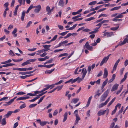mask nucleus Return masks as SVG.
Returning a JSON list of instances; mask_svg holds the SVG:
<instances>
[{"label":"nucleus","mask_w":128,"mask_h":128,"mask_svg":"<svg viewBox=\"0 0 128 128\" xmlns=\"http://www.w3.org/2000/svg\"><path fill=\"white\" fill-rule=\"evenodd\" d=\"M109 110L108 108H107L106 110H99L98 112V116H100L104 115V114L106 112H107V114H108L109 112Z\"/></svg>","instance_id":"nucleus-1"},{"label":"nucleus","mask_w":128,"mask_h":128,"mask_svg":"<svg viewBox=\"0 0 128 128\" xmlns=\"http://www.w3.org/2000/svg\"><path fill=\"white\" fill-rule=\"evenodd\" d=\"M111 54H110L106 56L105 57L103 58V60L100 64V66H102L104 63H106V62L107 60H108L109 57Z\"/></svg>","instance_id":"nucleus-2"},{"label":"nucleus","mask_w":128,"mask_h":128,"mask_svg":"<svg viewBox=\"0 0 128 128\" xmlns=\"http://www.w3.org/2000/svg\"><path fill=\"white\" fill-rule=\"evenodd\" d=\"M34 8H35L34 10V12L36 13H39L41 8V6L39 4L34 6Z\"/></svg>","instance_id":"nucleus-3"},{"label":"nucleus","mask_w":128,"mask_h":128,"mask_svg":"<svg viewBox=\"0 0 128 128\" xmlns=\"http://www.w3.org/2000/svg\"><path fill=\"white\" fill-rule=\"evenodd\" d=\"M108 95V92L107 91H106L104 92V94L101 96L100 99V101L101 102H102L104 101L107 96Z\"/></svg>","instance_id":"nucleus-4"},{"label":"nucleus","mask_w":128,"mask_h":128,"mask_svg":"<svg viewBox=\"0 0 128 128\" xmlns=\"http://www.w3.org/2000/svg\"><path fill=\"white\" fill-rule=\"evenodd\" d=\"M68 41L67 40H66L65 41H63L60 43L58 44V47H60L61 46H66V44L67 43Z\"/></svg>","instance_id":"nucleus-5"},{"label":"nucleus","mask_w":128,"mask_h":128,"mask_svg":"<svg viewBox=\"0 0 128 128\" xmlns=\"http://www.w3.org/2000/svg\"><path fill=\"white\" fill-rule=\"evenodd\" d=\"M84 48H86L88 50H91L92 49V47L90 46L88 42H87L84 46Z\"/></svg>","instance_id":"nucleus-6"},{"label":"nucleus","mask_w":128,"mask_h":128,"mask_svg":"<svg viewBox=\"0 0 128 128\" xmlns=\"http://www.w3.org/2000/svg\"><path fill=\"white\" fill-rule=\"evenodd\" d=\"M46 11L47 12V14H48L50 15L51 14L52 10L50 9V7L49 6H46Z\"/></svg>","instance_id":"nucleus-7"},{"label":"nucleus","mask_w":128,"mask_h":128,"mask_svg":"<svg viewBox=\"0 0 128 128\" xmlns=\"http://www.w3.org/2000/svg\"><path fill=\"white\" fill-rule=\"evenodd\" d=\"M118 86V84H115L112 86L111 90V91L113 92L116 90Z\"/></svg>","instance_id":"nucleus-8"},{"label":"nucleus","mask_w":128,"mask_h":128,"mask_svg":"<svg viewBox=\"0 0 128 128\" xmlns=\"http://www.w3.org/2000/svg\"><path fill=\"white\" fill-rule=\"evenodd\" d=\"M82 77L83 78H84L87 73L86 69L84 68L82 69Z\"/></svg>","instance_id":"nucleus-9"},{"label":"nucleus","mask_w":128,"mask_h":128,"mask_svg":"<svg viewBox=\"0 0 128 128\" xmlns=\"http://www.w3.org/2000/svg\"><path fill=\"white\" fill-rule=\"evenodd\" d=\"M100 41V38H98L96 40V42L94 41V43H92L90 44V45L92 46H95L97 44V43H99Z\"/></svg>","instance_id":"nucleus-10"},{"label":"nucleus","mask_w":128,"mask_h":128,"mask_svg":"<svg viewBox=\"0 0 128 128\" xmlns=\"http://www.w3.org/2000/svg\"><path fill=\"white\" fill-rule=\"evenodd\" d=\"M64 0H60L58 2V6L61 7H63L64 6Z\"/></svg>","instance_id":"nucleus-11"},{"label":"nucleus","mask_w":128,"mask_h":128,"mask_svg":"<svg viewBox=\"0 0 128 128\" xmlns=\"http://www.w3.org/2000/svg\"><path fill=\"white\" fill-rule=\"evenodd\" d=\"M108 75V71L107 70L106 68L104 69V73L103 75V78H106Z\"/></svg>","instance_id":"nucleus-12"},{"label":"nucleus","mask_w":128,"mask_h":128,"mask_svg":"<svg viewBox=\"0 0 128 128\" xmlns=\"http://www.w3.org/2000/svg\"><path fill=\"white\" fill-rule=\"evenodd\" d=\"M13 113V112L12 111H8L7 113L4 115L5 118H8L9 116H10Z\"/></svg>","instance_id":"nucleus-13"},{"label":"nucleus","mask_w":128,"mask_h":128,"mask_svg":"<svg viewBox=\"0 0 128 128\" xmlns=\"http://www.w3.org/2000/svg\"><path fill=\"white\" fill-rule=\"evenodd\" d=\"M50 45H46L42 46L43 47L45 48L44 50H46V51L50 50V49L49 48L50 47Z\"/></svg>","instance_id":"nucleus-14"},{"label":"nucleus","mask_w":128,"mask_h":128,"mask_svg":"<svg viewBox=\"0 0 128 128\" xmlns=\"http://www.w3.org/2000/svg\"><path fill=\"white\" fill-rule=\"evenodd\" d=\"M116 75L115 74H113L112 77L108 81V83L109 84L112 82L115 78Z\"/></svg>","instance_id":"nucleus-15"},{"label":"nucleus","mask_w":128,"mask_h":128,"mask_svg":"<svg viewBox=\"0 0 128 128\" xmlns=\"http://www.w3.org/2000/svg\"><path fill=\"white\" fill-rule=\"evenodd\" d=\"M76 119L74 124H76L78 123V121L80 120V118L78 115L76 116Z\"/></svg>","instance_id":"nucleus-16"},{"label":"nucleus","mask_w":128,"mask_h":128,"mask_svg":"<svg viewBox=\"0 0 128 128\" xmlns=\"http://www.w3.org/2000/svg\"><path fill=\"white\" fill-rule=\"evenodd\" d=\"M108 79H106L104 81L102 84V85L101 87L102 89L104 88L105 86L106 85L107 83Z\"/></svg>","instance_id":"nucleus-17"},{"label":"nucleus","mask_w":128,"mask_h":128,"mask_svg":"<svg viewBox=\"0 0 128 128\" xmlns=\"http://www.w3.org/2000/svg\"><path fill=\"white\" fill-rule=\"evenodd\" d=\"M64 118L63 120V122H64L66 120L67 117H68V112H66L65 114L64 115Z\"/></svg>","instance_id":"nucleus-18"},{"label":"nucleus","mask_w":128,"mask_h":128,"mask_svg":"<svg viewBox=\"0 0 128 128\" xmlns=\"http://www.w3.org/2000/svg\"><path fill=\"white\" fill-rule=\"evenodd\" d=\"M79 100V99L78 98H74L72 99L71 102L76 104Z\"/></svg>","instance_id":"nucleus-19"},{"label":"nucleus","mask_w":128,"mask_h":128,"mask_svg":"<svg viewBox=\"0 0 128 128\" xmlns=\"http://www.w3.org/2000/svg\"><path fill=\"white\" fill-rule=\"evenodd\" d=\"M31 73H32V72H30V71L29 72H19V74L22 75H25Z\"/></svg>","instance_id":"nucleus-20"},{"label":"nucleus","mask_w":128,"mask_h":128,"mask_svg":"<svg viewBox=\"0 0 128 128\" xmlns=\"http://www.w3.org/2000/svg\"><path fill=\"white\" fill-rule=\"evenodd\" d=\"M26 13L25 11H23L22 13L21 17V19L22 21H23L24 19V16Z\"/></svg>","instance_id":"nucleus-21"},{"label":"nucleus","mask_w":128,"mask_h":128,"mask_svg":"<svg viewBox=\"0 0 128 128\" xmlns=\"http://www.w3.org/2000/svg\"><path fill=\"white\" fill-rule=\"evenodd\" d=\"M121 6H116L115 7L112 9H111L110 10V11H113V10H116L119 9L120 8Z\"/></svg>","instance_id":"nucleus-22"},{"label":"nucleus","mask_w":128,"mask_h":128,"mask_svg":"<svg viewBox=\"0 0 128 128\" xmlns=\"http://www.w3.org/2000/svg\"><path fill=\"white\" fill-rule=\"evenodd\" d=\"M54 69L55 68H54L52 70H46L45 72V73L46 74H50L54 70Z\"/></svg>","instance_id":"nucleus-23"},{"label":"nucleus","mask_w":128,"mask_h":128,"mask_svg":"<svg viewBox=\"0 0 128 128\" xmlns=\"http://www.w3.org/2000/svg\"><path fill=\"white\" fill-rule=\"evenodd\" d=\"M30 64V62H29V61H28L27 60L26 61L22 63L21 65L22 66H24L28 64Z\"/></svg>","instance_id":"nucleus-24"},{"label":"nucleus","mask_w":128,"mask_h":128,"mask_svg":"<svg viewBox=\"0 0 128 128\" xmlns=\"http://www.w3.org/2000/svg\"><path fill=\"white\" fill-rule=\"evenodd\" d=\"M1 124L2 126L6 124V118H5L2 119L1 122Z\"/></svg>","instance_id":"nucleus-25"},{"label":"nucleus","mask_w":128,"mask_h":128,"mask_svg":"<svg viewBox=\"0 0 128 128\" xmlns=\"http://www.w3.org/2000/svg\"><path fill=\"white\" fill-rule=\"evenodd\" d=\"M126 74L127 73H125V75H124V78L121 80L120 81V83H122L126 79L127 77Z\"/></svg>","instance_id":"nucleus-26"},{"label":"nucleus","mask_w":128,"mask_h":128,"mask_svg":"<svg viewBox=\"0 0 128 128\" xmlns=\"http://www.w3.org/2000/svg\"><path fill=\"white\" fill-rule=\"evenodd\" d=\"M107 104L105 102L104 103H102L100 104L98 106V108H100L106 105Z\"/></svg>","instance_id":"nucleus-27"},{"label":"nucleus","mask_w":128,"mask_h":128,"mask_svg":"<svg viewBox=\"0 0 128 128\" xmlns=\"http://www.w3.org/2000/svg\"><path fill=\"white\" fill-rule=\"evenodd\" d=\"M120 59H118L115 63L114 66L116 68L120 62Z\"/></svg>","instance_id":"nucleus-28"},{"label":"nucleus","mask_w":128,"mask_h":128,"mask_svg":"<svg viewBox=\"0 0 128 128\" xmlns=\"http://www.w3.org/2000/svg\"><path fill=\"white\" fill-rule=\"evenodd\" d=\"M68 31H67L65 32H62L61 33H58V34L60 35L63 36H64L66 34L68 33Z\"/></svg>","instance_id":"nucleus-29"},{"label":"nucleus","mask_w":128,"mask_h":128,"mask_svg":"<svg viewBox=\"0 0 128 128\" xmlns=\"http://www.w3.org/2000/svg\"><path fill=\"white\" fill-rule=\"evenodd\" d=\"M96 3V1H93L89 3L88 5L90 6H93L95 5Z\"/></svg>","instance_id":"nucleus-30"},{"label":"nucleus","mask_w":128,"mask_h":128,"mask_svg":"<svg viewBox=\"0 0 128 128\" xmlns=\"http://www.w3.org/2000/svg\"><path fill=\"white\" fill-rule=\"evenodd\" d=\"M47 92V91H46L45 92H42L41 93H40V94L38 95L37 96L38 97V98H40V96H42V95L45 94L46 93V92Z\"/></svg>","instance_id":"nucleus-31"},{"label":"nucleus","mask_w":128,"mask_h":128,"mask_svg":"<svg viewBox=\"0 0 128 128\" xmlns=\"http://www.w3.org/2000/svg\"><path fill=\"white\" fill-rule=\"evenodd\" d=\"M95 19V18L93 17H91L88 18H87L85 19V21H86L88 22L92 20H93Z\"/></svg>","instance_id":"nucleus-32"},{"label":"nucleus","mask_w":128,"mask_h":128,"mask_svg":"<svg viewBox=\"0 0 128 128\" xmlns=\"http://www.w3.org/2000/svg\"><path fill=\"white\" fill-rule=\"evenodd\" d=\"M102 24L101 22L99 23V24H98L97 25H96V26H98V27H96V29L97 30H98V29H99L100 27L101 26Z\"/></svg>","instance_id":"nucleus-33"},{"label":"nucleus","mask_w":128,"mask_h":128,"mask_svg":"<svg viewBox=\"0 0 128 128\" xmlns=\"http://www.w3.org/2000/svg\"><path fill=\"white\" fill-rule=\"evenodd\" d=\"M9 54L11 56H14L15 54H14L12 50H10L9 52Z\"/></svg>","instance_id":"nucleus-34"},{"label":"nucleus","mask_w":128,"mask_h":128,"mask_svg":"<svg viewBox=\"0 0 128 128\" xmlns=\"http://www.w3.org/2000/svg\"><path fill=\"white\" fill-rule=\"evenodd\" d=\"M45 97V96H44L42 97L40 99L38 102V104H39L40 102H41L44 98V97Z\"/></svg>","instance_id":"nucleus-35"},{"label":"nucleus","mask_w":128,"mask_h":128,"mask_svg":"<svg viewBox=\"0 0 128 128\" xmlns=\"http://www.w3.org/2000/svg\"><path fill=\"white\" fill-rule=\"evenodd\" d=\"M37 105V104H32L30 105L29 106V107L30 108H34Z\"/></svg>","instance_id":"nucleus-36"},{"label":"nucleus","mask_w":128,"mask_h":128,"mask_svg":"<svg viewBox=\"0 0 128 128\" xmlns=\"http://www.w3.org/2000/svg\"><path fill=\"white\" fill-rule=\"evenodd\" d=\"M77 79V81L78 83H79L84 78H80L79 77H78L77 78H76Z\"/></svg>","instance_id":"nucleus-37"},{"label":"nucleus","mask_w":128,"mask_h":128,"mask_svg":"<svg viewBox=\"0 0 128 128\" xmlns=\"http://www.w3.org/2000/svg\"><path fill=\"white\" fill-rule=\"evenodd\" d=\"M25 94V93L22 92H20L17 93L16 95H23Z\"/></svg>","instance_id":"nucleus-38"},{"label":"nucleus","mask_w":128,"mask_h":128,"mask_svg":"<svg viewBox=\"0 0 128 128\" xmlns=\"http://www.w3.org/2000/svg\"><path fill=\"white\" fill-rule=\"evenodd\" d=\"M54 64H52L45 65V67L49 68L53 66L54 65Z\"/></svg>","instance_id":"nucleus-39"},{"label":"nucleus","mask_w":128,"mask_h":128,"mask_svg":"<svg viewBox=\"0 0 128 128\" xmlns=\"http://www.w3.org/2000/svg\"><path fill=\"white\" fill-rule=\"evenodd\" d=\"M53 60V58H51L50 60H48L47 62H45L44 64H45L47 63H52V61Z\"/></svg>","instance_id":"nucleus-40"},{"label":"nucleus","mask_w":128,"mask_h":128,"mask_svg":"<svg viewBox=\"0 0 128 128\" xmlns=\"http://www.w3.org/2000/svg\"><path fill=\"white\" fill-rule=\"evenodd\" d=\"M47 123V122L46 121H42L41 122L40 125L42 126H44Z\"/></svg>","instance_id":"nucleus-41"},{"label":"nucleus","mask_w":128,"mask_h":128,"mask_svg":"<svg viewBox=\"0 0 128 128\" xmlns=\"http://www.w3.org/2000/svg\"><path fill=\"white\" fill-rule=\"evenodd\" d=\"M82 18H76V19H72L74 20H73L75 22H76L77 21H79V20H82Z\"/></svg>","instance_id":"nucleus-42"},{"label":"nucleus","mask_w":128,"mask_h":128,"mask_svg":"<svg viewBox=\"0 0 128 128\" xmlns=\"http://www.w3.org/2000/svg\"><path fill=\"white\" fill-rule=\"evenodd\" d=\"M99 92L100 90H97L96 92L97 93L94 96L95 98L96 97V96H99L100 95V93H99Z\"/></svg>","instance_id":"nucleus-43"},{"label":"nucleus","mask_w":128,"mask_h":128,"mask_svg":"<svg viewBox=\"0 0 128 128\" xmlns=\"http://www.w3.org/2000/svg\"><path fill=\"white\" fill-rule=\"evenodd\" d=\"M13 102V100L11 99L8 102H6V103L7 104L8 106L11 104Z\"/></svg>","instance_id":"nucleus-44"},{"label":"nucleus","mask_w":128,"mask_h":128,"mask_svg":"<svg viewBox=\"0 0 128 128\" xmlns=\"http://www.w3.org/2000/svg\"><path fill=\"white\" fill-rule=\"evenodd\" d=\"M38 99V97L37 96L36 97L32 99L31 100H29V101L30 102H34L36 100Z\"/></svg>","instance_id":"nucleus-45"},{"label":"nucleus","mask_w":128,"mask_h":128,"mask_svg":"<svg viewBox=\"0 0 128 128\" xmlns=\"http://www.w3.org/2000/svg\"><path fill=\"white\" fill-rule=\"evenodd\" d=\"M63 86V85H61L60 86H58L57 87V91H59L61 90Z\"/></svg>","instance_id":"nucleus-46"},{"label":"nucleus","mask_w":128,"mask_h":128,"mask_svg":"<svg viewBox=\"0 0 128 128\" xmlns=\"http://www.w3.org/2000/svg\"><path fill=\"white\" fill-rule=\"evenodd\" d=\"M18 70L20 71H26V68H18Z\"/></svg>","instance_id":"nucleus-47"},{"label":"nucleus","mask_w":128,"mask_h":128,"mask_svg":"<svg viewBox=\"0 0 128 128\" xmlns=\"http://www.w3.org/2000/svg\"><path fill=\"white\" fill-rule=\"evenodd\" d=\"M26 106V104H23L20 107V109H22L24 108Z\"/></svg>","instance_id":"nucleus-48"},{"label":"nucleus","mask_w":128,"mask_h":128,"mask_svg":"<svg viewBox=\"0 0 128 128\" xmlns=\"http://www.w3.org/2000/svg\"><path fill=\"white\" fill-rule=\"evenodd\" d=\"M58 36L57 35H55L53 38L50 40V42H52L55 40L57 38Z\"/></svg>","instance_id":"nucleus-49"},{"label":"nucleus","mask_w":128,"mask_h":128,"mask_svg":"<svg viewBox=\"0 0 128 128\" xmlns=\"http://www.w3.org/2000/svg\"><path fill=\"white\" fill-rule=\"evenodd\" d=\"M25 100L24 99V97H20L16 99V100L17 101L19 100Z\"/></svg>","instance_id":"nucleus-50"},{"label":"nucleus","mask_w":128,"mask_h":128,"mask_svg":"<svg viewBox=\"0 0 128 128\" xmlns=\"http://www.w3.org/2000/svg\"><path fill=\"white\" fill-rule=\"evenodd\" d=\"M118 18H121L123 17V16L122 15L121 13L120 14L116 16Z\"/></svg>","instance_id":"nucleus-51"},{"label":"nucleus","mask_w":128,"mask_h":128,"mask_svg":"<svg viewBox=\"0 0 128 128\" xmlns=\"http://www.w3.org/2000/svg\"><path fill=\"white\" fill-rule=\"evenodd\" d=\"M68 55V54L66 53H65L64 54H60L59 56V57H62L63 56H67Z\"/></svg>","instance_id":"nucleus-52"},{"label":"nucleus","mask_w":128,"mask_h":128,"mask_svg":"<svg viewBox=\"0 0 128 128\" xmlns=\"http://www.w3.org/2000/svg\"><path fill=\"white\" fill-rule=\"evenodd\" d=\"M32 24V22L31 21H29L27 24V25L26 26V28H28L29 27L30 25Z\"/></svg>","instance_id":"nucleus-53"},{"label":"nucleus","mask_w":128,"mask_h":128,"mask_svg":"<svg viewBox=\"0 0 128 128\" xmlns=\"http://www.w3.org/2000/svg\"><path fill=\"white\" fill-rule=\"evenodd\" d=\"M120 19H118V18L116 16L115 18H114L112 20L114 22H117L119 21Z\"/></svg>","instance_id":"nucleus-54"},{"label":"nucleus","mask_w":128,"mask_h":128,"mask_svg":"<svg viewBox=\"0 0 128 128\" xmlns=\"http://www.w3.org/2000/svg\"><path fill=\"white\" fill-rule=\"evenodd\" d=\"M78 110H76L74 111V114L75 115V116L78 115Z\"/></svg>","instance_id":"nucleus-55"},{"label":"nucleus","mask_w":128,"mask_h":128,"mask_svg":"<svg viewBox=\"0 0 128 128\" xmlns=\"http://www.w3.org/2000/svg\"><path fill=\"white\" fill-rule=\"evenodd\" d=\"M90 110H89L86 112V115L88 117H89L90 116Z\"/></svg>","instance_id":"nucleus-56"},{"label":"nucleus","mask_w":128,"mask_h":128,"mask_svg":"<svg viewBox=\"0 0 128 128\" xmlns=\"http://www.w3.org/2000/svg\"><path fill=\"white\" fill-rule=\"evenodd\" d=\"M64 81L63 80H61L59 81L58 82H57L55 84L58 85L60 84L61 83L63 82Z\"/></svg>","instance_id":"nucleus-57"},{"label":"nucleus","mask_w":128,"mask_h":128,"mask_svg":"<svg viewBox=\"0 0 128 128\" xmlns=\"http://www.w3.org/2000/svg\"><path fill=\"white\" fill-rule=\"evenodd\" d=\"M118 28V27H115L111 28L110 29L112 30H117Z\"/></svg>","instance_id":"nucleus-58"},{"label":"nucleus","mask_w":128,"mask_h":128,"mask_svg":"<svg viewBox=\"0 0 128 128\" xmlns=\"http://www.w3.org/2000/svg\"><path fill=\"white\" fill-rule=\"evenodd\" d=\"M17 29L16 28H14V30L12 32V34H15L17 32Z\"/></svg>","instance_id":"nucleus-59"},{"label":"nucleus","mask_w":128,"mask_h":128,"mask_svg":"<svg viewBox=\"0 0 128 128\" xmlns=\"http://www.w3.org/2000/svg\"><path fill=\"white\" fill-rule=\"evenodd\" d=\"M124 68H122L120 70V74L121 75H122V74L123 72H124Z\"/></svg>","instance_id":"nucleus-60"},{"label":"nucleus","mask_w":128,"mask_h":128,"mask_svg":"<svg viewBox=\"0 0 128 128\" xmlns=\"http://www.w3.org/2000/svg\"><path fill=\"white\" fill-rule=\"evenodd\" d=\"M36 59L34 58L32 59L28 60L29 61V62H33L36 61Z\"/></svg>","instance_id":"nucleus-61"},{"label":"nucleus","mask_w":128,"mask_h":128,"mask_svg":"<svg viewBox=\"0 0 128 128\" xmlns=\"http://www.w3.org/2000/svg\"><path fill=\"white\" fill-rule=\"evenodd\" d=\"M115 125V124L114 122H112L110 125L109 128H113Z\"/></svg>","instance_id":"nucleus-62"},{"label":"nucleus","mask_w":128,"mask_h":128,"mask_svg":"<svg viewBox=\"0 0 128 128\" xmlns=\"http://www.w3.org/2000/svg\"><path fill=\"white\" fill-rule=\"evenodd\" d=\"M47 54L46 52H44L43 53L40 55V56L42 57H43L45 56Z\"/></svg>","instance_id":"nucleus-63"},{"label":"nucleus","mask_w":128,"mask_h":128,"mask_svg":"<svg viewBox=\"0 0 128 128\" xmlns=\"http://www.w3.org/2000/svg\"><path fill=\"white\" fill-rule=\"evenodd\" d=\"M128 64V60H126L124 62V65L125 66H126Z\"/></svg>","instance_id":"nucleus-64"}]
</instances>
